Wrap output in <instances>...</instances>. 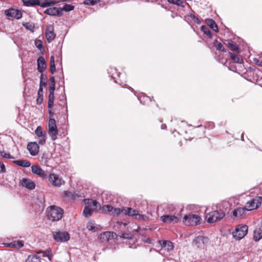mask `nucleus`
<instances>
[{"instance_id": "nucleus-1", "label": "nucleus", "mask_w": 262, "mask_h": 262, "mask_svg": "<svg viewBox=\"0 0 262 262\" xmlns=\"http://www.w3.org/2000/svg\"><path fill=\"white\" fill-rule=\"evenodd\" d=\"M63 212L62 209L56 206H51L46 210L48 219L52 221L60 220L62 217Z\"/></svg>"}, {"instance_id": "nucleus-2", "label": "nucleus", "mask_w": 262, "mask_h": 262, "mask_svg": "<svg viewBox=\"0 0 262 262\" xmlns=\"http://www.w3.org/2000/svg\"><path fill=\"white\" fill-rule=\"evenodd\" d=\"M225 212L221 210H216L207 213L206 219L209 223H214L221 220L225 216Z\"/></svg>"}, {"instance_id": "nucleus-3", "label": "nucleus", "mask_w": 262, "mask_h": 262, "mask_svg": "<svg viewBox=\"0 0 262 262\" xmlns=\"http://www.w3.org/2000/svg\"><path fill=\"white\" fill-rule=\"evenodd\" d=\"M209 241L207 237L198 236L192 241V246L199 250H204L209 244Z\"/></svg>"}, {"instance_id": "nucleus-4", "label": "nucleus", "mask_w": 262, "mask_h": 262, "mask_svg": "<svg viewBox=\"0 0 262 262\" xmlns=\"http://www.w3.org/2000/svg\"><path fill=\"white\" fill-rule=\"evenodd\" d=\"M23 1L24 4L27 6L38 5L41 7H46L57 3V1L54 0H45L41 2L38 0H24Z\"/></svg>"}, {"instance_id": "nucleus-5", "label": "nucleus", "mask_w": 262, "mask_h": 262, "mask_svg": "<svg viewBox=\"0 0 262 262\" xmlns=\"http://www.w3.org/2000/svg\"><path fill=\"white\" fill-rule=\"evenodd\" d=\"M201 219V218L198 215L189 214L184 216L183 222L186 226H194L199 224Z\"/></svg>"}, {"instance_id": "nucleus-6", "label": "nucleus", "mask_w": 262, "mask_h": 262, "mask_svg": "<svg viewBox=\"0 0 262 262\" xmlns=\"http://www.w3.org/2000/svg\"><path fill=\"white\" fill-rule=\"evenodd\" d=\"M248 226L246 225H238L232 232L234 238L240 240L246 236L248 232Z\"/></svg>"}, {"instance_id": "nucleus-7", "label": "nucleus", "mask_w": 262, "mask_h": 262, "mask_svg": "<svg viewBox=\"0 0 262 262\" xmlns=\"http://www.w3.org/2000/svg\"><path fill=\"white\" fill-rule=\"evenodd\" d=\"M48 177L49 182L53 186L59 187L65 183L62 178L55 173H50Z\"/></svg>"}, {"instance_id": "nucleus-8", "label": "nucleus", "mask_w": 262, "mask_h": 262, "mask_svg": "<svg viewBox=\"0 0 262 262\" xmlns=\"http://www.w3.org/2000/svg\"><path fill=\"white\" fill-rule=\"evenodd\" d=\"M122 213L128 216H135L136 219L146 220L147 216L145 215L141 214L137 210L128 207L126 209L123 208Z\"/></svg>"}, {"instance_id": "nucleus-9", "label": "nucleus", "mask_w": 262, "mask_h": 262, "mask_svg": "<svg viewBox=\"0 0 262 262\" xmlns=\"http://www.w3.org/2000/svg\"><path fill=\"white\" fill-rule=\"evenodd\" d=\"M48 131L51 139L55 141L57 139L58 130L57 127L56 121L54 119H50L48 123Z\"/></svg>"}, {"instance_id": "nucleus-10", "label": "nucleus", "mask_w": 262, "mask_h": 262, "mask_svg": "<svg viewBox=\"0 0 262 262\" xmlns=\"http://www.w3.org/2000/svg\"><path fill=\"white\" fill-rule=\"evenodd\" d=\"M99 204L94 200H88L87 205L84 207L83 213L85 216H89L92 215L94 211V208H97Z\"/></svg>"}, {"instance_id": "nucleus-11", "label": "nucleus", "mask_w": 262, "mask_h": 262, "mask_svg": "<svg viewBox=\"0 0 262 262\" xmlns=\"http://www.w3.org/2000/svg\"><path fill=\"white\" fill-rule=\"evenodd\" d=\"M261 202L262 198L261 196L255 197L246 203L247 210L251 211L258 208L261 205Z\"/></svg>"}, {"instance_id": "nucleus-12", "label": "nucleus", "mask_w": 262, "mask_h": 262, "mask_svg": "<svg viewBox=\"0 0 262 262\" xmlns=\"http://www.w3.org/2000/svg\"><path fill=\"white\" fill-rule=\"evenodd\" d=\"M45 35L48 42L50 43L54 39L56 34L54 33L53 25H50L47 27L45 31Z\"/></svg>"}, {"instance_id": "nucleus-13", "label": "nucleus", "mask_w": 262, "mask_h": 262, "mask_svg": "<svg viewBox=\"0 0 262 262\" xmlns=\"http://www.w3.org/2000/svg\"><path fill=\"white\" fill-rule=\"evenodd\" d=\"M160 219L162 222L168 224H175L179 221V217L174 215H164L161 216Z\"/></svg>"}, {"instance_id": "nucleus-14", "label": "nucleus", "mask_w": 262, "mask_h": 262, "mask_svg": "<svg viewBox=\"0 0 262 262\" xmlns=\"http://www.w3.org/2000/svg\"><path fill=\"white\" fill-rule=\"evenodd\" d=\"M54 239L57 242H64L70 238V235L67 232H57L53 235Z\"/></svg>"}, {"instance_id": "nucleus-15", "label": "nucleus", "mask_w": 262, "mask_h": 262, "mask_svg": "<svg viewBox=\"0 0 262 262\" xmlns=\"http://www.w3.org/2000/svg\"><path fill=\"white\" fill-rule=\"evenodd\" d=\"M19 183L23 187L29 190H33L35 188V183L30 179L24 178L20 180Z\"/></svg>"}, {"instance_id": "nucleus-16", "label": "nucleus", "mask_w": 262, "mask_h": 262, "mask_svg": "<svg viewBox=\"0 0 262 262\" xmlns=\"http://www.w3.org/2000/svg\"><path fill=\"white\" fill-rule=\"evenodd\" d=\"M5 14L9 17L15 18L17 19H18L22 17V13L21 11L15 9L6 10L5 11Z\"/></svg>"}, {"instance_id": "nucleus-17", "label": "nucleus", "mask_w": 262, "mask_h": 262, "mask_svg": "<svg viewBox=\"0 0 262 262\" xmlns=\"http://www.w3.org/2000/svg\"><path fill=\"white\" fill-rule=\"evenodd\" d=\"M102 210L105 212H109L112 215H119L122 212L123 208H114L111 205H104L102 207Z\"/></svg>"}, {"instance_id": "nucleus-18", "label": "nucleus", "mask_w": 262, "mask_h": 262, "mask_svg": "<svg viewBox=\"0 0 262 262\" xmlns=\"http://www.w3.org/2000/svg\"><path fill=\"white\" fill-rule=\"evenodd\" d=\"M31 169L33 174L37 175L43 179H46L48 178V176L45 171L39 166L36 165H32L31 166Z\"/></svg>"}, {"instance_id": "nucleus-19", "label": "nucleus", "mask_w": 262, "mask_h": 262, "mask_svg": "<svg viewBox=\"0 0 262 262\" xmlns=\"http://www.w3.org/2000/svg\"><path fill=\"white\" fill-rule=\"evenodd\" d=\"M27 149L32 156L37 155L39 152V146L35 142L29 143L27 145Z\"/></svg>"}, {"instance_id": "nucleus-20", "label": "nucleus", "mask_w": 262, "mask_h": 262, "mask_svg": "<svg viewBox=\"0 0 262 262\" xmlns=\"http://www.w3.org/2000/svg\"><path fill=\"white\" fill-rule=\"evenodd\" d=\"M158 242L162 247L161 251L166 250L169 252L173 249V243L169 241H159Z\"/></svg>"}, {"instance_id": "nucleus-21", "label": "nucleus", "mask_w": 262, "mask_h": 262, "mask_svg": "<svg viewBox=\"0 0 262 262\" xmlns=\"http://www.w3.org/2000/svg\"><path fill=\"white\" fill-rule=\"evenodd\" d=\"M45 13L50 15H58L62 14V10L59 8L51 7L46 9Z\"/></svg>"}, {"instance_id": "nucleus-22", "label": "nucleus", "mask_w": 262, "mask_h": 262, "mask_svg": "<svg viewBox=\"0 0 262 262\" xmlns=\"http://www.w3.org/2000/svg\"><path fill=\"white\" fill-rule=\"evenodd\" d=\"M46 67V64L44 58L42 56H40L37 59V70L38 71L42 73L44 69Z\"/></svg>"}, {"instance_id": "nucleus-23", "label": "nucleus", "mask_w": 262, "mask_h": 262, "mask_svg": "<svg viewBox=\"0 0 262 262\" xmlns=\"http://www.w3.org/2000/svg\"><path fill=\"white\" fill-rule=\"evenodd\" d=\"M246 211H247L246 207L245 208L239 207L232 211L231 215L235 217H239L244 214Z\"/></svg>"}, {"instance_id": "nucleus-24", "label": "nucleus", "mask_w": 262, "mask_h": 262, "mask_svg": "<svg viewBox=\"0 0 262 262\" xmlns=\"http://www.w3.org/2000/svg\"><path fill=\"white\" fill-rule=\"evenodd\" d=\"M113 237V233L111 232H104L99 235V239L101 241L107 242Z\"/></svg>"}, {"instance_id": "nucleus-25", "label": "nucleus", "mask_w": 262, "mask_h": 262, "mask_svg": "<svg viewBox=\"0 0 262 262\" xmlns=\"http://www.w3.org/2000/svg\"><path fill=\"white\" fill-rule=\"evenodd\" d=\"M253 238L256 242L262 238V225L254 231Z\"/></svg>"}, {"instance_id": "nucleus-26", "label": "nucleus", "mask_w": 262, "mask_h": 262, "mask_svg": "<svg viewBox=\"0 0 262 262\" xmlns=\"http://www.w3.org/2000/svg\"><path fill=\"white\" fill-rule=\"evenodd\" d=\"M220 62L225 65L228 68L229 70L233 71L236 72L237 71V69L235 66L234 62L231 61L230 60L228 61L226 60L225 62L224 61V59H222L220 60Z\"/></svg>"}, {"instance_id": "nucleus-27", "label": "nucleus", "mask_w": 262, "mask_h": 262, "mask_svg": "<svg viewBox=\"0 0 262 262\" xmlns=\"http://www.w3.org/2000/svg\"><path fill=\"white\" fill-rule=\"evenodd\" d=\"M13 163L22 167H29L31 166V163L28 160H14L13 161Z\"/></svg>"}, {"instance_id": "nucleus-28", "label": "nucleus", "mask_w": 262, "mask_h": 262, "mask_svg": "<svg viewBox=\"0 0 262 262\" xmlns=\"http://www.w3.org/2000/svg\"><path fill=\"white\" fill-rule=\"evenodd\" d=\"M207 24L214 31L218 32V27L215 21L212 19L208 18L206 19Z\"/></svg>"}, {"instance_id": "nucleus-29", "label": "nucleus", "mask_w": 262, "mask_h": 262, "mask_svg": "<svg viewBox=\"0 0 262 262\" xmlns=\"http://www.w3.org/2000/svg\"><path fill=\"white\" fill-rule=\"evenodd\" d=\"M26 262H41V260L39 256L36 255H32L28 257Z\"/></svg>"}, {"instance_id": "nucleus-30", "label": "nucleus", "mask_w": 262, "mask_h": 262, "mask_svg": "<svg viewBox=\"0 0 262 262\" xmlns=\"http://www.w3.org/2000/svg\"><path fill=\"white\" fill-rule=\"evenodd\" d=\"M231 58V61H232L235 63H241L243 61V60L238 57L237 55L230 53H229Z\"/></svg>"}, {"instance_id": "nucleus-31", "label": "nucleus", "mask_w": 262, "mask_h": 262, "mask_svg": "<svg viewBox=\"0 0 262 262\" xmlns=\"http://www.w3.org/2000/svg\"><path fill=\"white\" fill-rule=\"evenodd\" d=\"M35 134L36 136L39 138L40 137H42V136L46 135V132L43 131L42 127L40 126H37L36 129L35 130Z\"/></svg>"}, {"instance_id": "nucleus-32", "label": "nucleus", "mask_w": 262, "mask_h": 262, "mask_svg": "<svg viewBox=\"0 0 262 262\" xmlns=\"http://www.w3.org/2000/svg\"><path fill=\"white\" fill-rule=\"evenodd\" d=\"M24 246V244L21 241H14L9 244V246L15 248H21Z\"/></svg>"}, {"instance_id": "nucleus-33", "label": "nucleus", "mask_w": 262, "mask_h": 262, "mask_svg": "<svg viewBox=\"0 0 262 262\" xmlns=\"http://www.w3.org/2000/svg\"><path fill=\"white\" fill-rule=\"evenodd\" d=\"M168 2L170 3L180 7H184V2L183 0H168Z\"/></svg>"}, {"instance_id": "nucleus-34", "label": "nucleus", "mask_w": 262, "mask_h": 262, "mask_svg": "<svg viewBox=\"0 0 262 262\" xmlns=\"http://www.w3.org/2000/svg\"><path fill=\"white\" fill-rule=\"evenodd\" d=\"M228 47L231 51H235L236 52H239V49L237 46L233 43V41H228Z\"/></svg>"}, {"instance_id": "nucleus-35", "label": "nucleus", "mask_w": 262, "mask_h": 262, "mask_svg": "<svg viewBox=\"0 0 262 262\" xmlns=\"http://www.w3.org/2000/svg\"><path fill=\"white\" fill-rule=\"evenodd\" d=\"M35 45L37 49H38L41 52L44 51L45 49L42 46V42L40 39H36L35 40Z\"/></svg>"}, {"instance_id": "nucleus-36", "label": "nucleus", "mask_w": 262, "mask_h": 262, "mask_svg": "<svg viewBox=\"0 0 262 262\" xmlns=\"http://www.w3.org/2000/svg\"><path fill=\"white\" fill-rule=\"evenodd\" d=\"M214 46L215 48L221 51L226 52L225 49L224 47H223V45L222 43L220 42H219L217 40H215L214 42Z\"/></svg>"}, {"instance_id": "nucleus-37", "label": "nucleus", "mask_w": 262, "mask_h": 262, "mask_svg": "<svg viewBox=\"0 0 262 262\" xmlns=\"http://www.w3.org/2000/svg\"><path fill=\"white\" fill-rule=\"evenodd\" d=\"M55 64L54 63V58L53 56L51 57L50 62V70L52 74H53L55 71Z\"/></svg>"}, {"instance_id": "nucleus-38", "label": "nucleus", "mask_w": 262, "mask_h": 262, "mask_svg": "<svg viewBox=\"0 0 262 262\" xmlns=\"http://www.w3.org/2000/svg\"><path fill=\"white\" fill-rule=\"evenodd\" d=\"M74 9V6H73V5L66 4L63 6L62 9H61L62 10V12L63 11H66V12H69V11H71L73 10Z\"/></svg>"}, {"instance_id": "nucleus-39", "label": "nucleus", "mask_w": 262, "mask_h": 262, "mask_svg": "<svg viewBox=\"0 0 262 262\" xmlns=\"http://www.w3.org/2000/svg\"><path fill=\"white\" fill-rule=\"evenodd\" d=\"M86 228L90 231H95L97 228L95 226V224L92 222H89L87 224Z\"/></svg>"}, {"instance_id": "nucleus-40", "label": "nucleus", "mask_w": 262, "mask_h": 262, "mask_svg": "<svg viewBox=\"0 0 262 262\" xmlns=\"http://www.w3.org/2000/svg\"><path fill=\"white\" fill-rule=\"evenodd\" d=\"M201 30L204 33V34H206L209 36H211V33L209 29L207 28V27L205 26H202L201 27Z\"/></svg>"}, {"instance_id": "nucleus-41", "label": "nucleus", "mask_w": 262, "mask_h": 262, "mask_svg": "<svg viewBox=\"0 0 262 262\" xmlns=\"http://www.w3.org/2000/svg\"><path fill=\"white\" fill-rule=\"evenodd\" d=\"M0 156L3 157V158H7V159H13V157H12L10 154L7 153L4 151H0Z\"/></svg>"}, {"instance_id": "nucleus-42", "label": "nucleus", "mask_w": 262, "mask_h": 262, "mask_svg": "<svg viewBox=\"0 0 262 262\" xmlns=\"http://www.w3.org/2000/svg\"><path fill=\"white\" fill-rule=\"evenodd\" d=\"M111 70H112V72H113V71H114L115 72V73H112V75H111V76L114 79V81L116 83H117L118 81L117 80H116V78L115 77V75H116L117 76L119 77L121 73H119V72H118L116 70V69L115 68L114 69H113L112 68H111Z\"/></svg>"}, {"instance_id": "nucleus-43", "label": "nucleus", "mask_w": 262, "mask_h": 262, "mask_svg": "<svg viewBox=\"0 0 262 262\" xmlns=\"http://www.w3.org/2000/svg\"><path fill=\"white\" fill-rule=\"evenodd\" d=\"M100 0H84L83 3L88 5H94Z\"/></svg>"}, {"instance_id": "nucleus-44", "label": "nucleus", "mask_w": 262, "mask_h": 262, "mask_svg": "<svg viewBox=\"0 0 262 262\" xmlns=\"http://www.w3.org/2000/svg\"><path fill=\"white\" fill-rule=\"evenodd\" d=\"M47 135L39 137L38 143L40 145H43L46 142Z\"/></svg>"}, {"instance_id": "nucleus-45", "label": "nucleus", "mask_w": 262, "mask_h": 262, "mask_svg": "<svg viewBox=\"0 0 262 262\" xmlns=\"http://www.w3.org/2000/svg\"><path fill=\"white\" fill-rule=\"evenodd\" d=\"M121 237L125 239H132L133 238V235L130 233H122Z\"/></svg>"}, {"instance_id": "nucleus-46", "label": "nucleus", "mask_w": 262, "mask_h": 262, "mask_svg": "<svg viewBox=\"0 0 262 262\" xmlns=\"http://www.w3.org/2000/svg\"><path fill=\"white\" fill-rule=\"evenodd\" d=\"M64 196L67 198H73V194L69 191H65L64 192Z\"/></svg>"}, {"instance_id": "nucleus-47", "label": "nucleus", "mask_w": 262, "mask_h": 262, "mask_svg": "<svg viewBox=\"0 0 262 262\" xmlns=\"http://www.w3.org/2000/svg\"><path fill=\"white\" fill-rule=\"evenodd\" d=\"M253 61L256 65L262 67V60H259L257 58H254Z\"/></svg>"}, {"instance_id": "nucleus-48", "label": "nucleus", "mask_w": 262, "mask_h": 262, "mask_svg": "<svg viewBox=\"0 0 262 262\" xmlns=\"http://www.w3.org/2000/svg\"><path fill=\"white\" fill-rule=\"evenodd\" d=\"M55 89V83H49V92H54Z\"/></svg>"}, {"instance_id": "nucleus-49", "label": "nucleus", "mask_w": 262, "mask_h": 262, "mask_svg": "<svg viewBox=\"0 0 262 262\" xmlns=\"http://www.w3.org/2000/svg\"><path fill=\"white\" fill-rule=\"evenodd\" d=\"M43 101V97H38L36 99V103L37 104L40 105Z\"/></svg>"}, {"instance_id": "nucleus-50", "label": "nucleus", "mask_w": 262, "mask_h": 262, "mask_svg": "<svg viewBox=\"0 0 262 262\" xmlns=\"http://www.w3.org/2000/svg\"><path fill=\"white\" fill-rule=\"evenodd\" d=\"M54 99H49L48 101V107L49 108H52L54 104Z\"/></svg>"}, {"instance_id": "nucleus-51", "label": "nucleus", "mask_w": 262, "mask_h": 262, "mask_svg": "<svg viewBox=\"0 0 262 262\" xmlns=\"http://www.w3.org/2000/svg\"><path fill=\"white\" fill-rule=\"evenodd\" d=\"M5 171V166L4 164L0 162V172H3Z\"/></svg>"}, {"instance_id": "nucleus-52", "label": "nucleus", "mask_w": 262, "mask_h": 262, "mask_svg": "<svg viewBox=\"0 0 262 262\" xmlns=\"http://www.w3.org/2000/svg\"><path fill=\"white\" fill-rule=\"evenodd\" d=\"M38 97H43V89L41 88H39L38 93Z\"/></svg>"}, {"instance_id": "nucleus-53", "label": "nucleus", "mask_w": 262, "mask_h": 262, "mask_svg": "<svg viewBox=\"0 0 262 262\" xmlns=\"http://www.w3.org/2000/svg\"><path fill=\"white\" fill-rule=\"evenodd\" d=\"M46 82L42 81V78L41 77L39 88H41L42 89H43V87L46 86Z\"/></svg>"}, {"instance_id": "nucleus-54", "label": "nucleus", "mask_w": 262, "mask_h": 262, "mask_svg": "<svg viewBox=\"0 0 262 262\" xmlns=\"http://www.w3.org/2000/svg\"><path fill=\"white\" fill-rule=\"evenodd\" d=\"M49 99L54 100V92H49Z\"/></svg>"}, {"instance_id": "nucleus-55", "label": "nucleus", "mask_w": 262, "mask_h": 262, "mask_svg": "<svg viewBox=\"0 0 262 262\" xmlns=\"http://www.w3.org/2000/svg\"><path fill=\"white\" fill-rule=\"evenodd\" d=\"M49 80H50L49 83H55L54 77H53V76L51 77Z\"/></svg>"}, {"instance_id": "nucleus-56", "label": "nucleus", "mask_w": 262, "mask_h": 262, "mask_svg": "<svg viewBox=\"0 0 262 262\" xmlns=\"http://www.w3.org/2000/svg\"><path fill=\"white\" fill-rule=\"evenodd\" d=\"M166 128V125L165 124H163L161 125V128L162 129H164Z\"/></svg>"}, {"instance_id": "nucleus-57", "label": "nucleus", "mask_w": 262, "mask_h": 262, "mask_svg": "<svg viewBox=\"0 0 262 262\" xmlns=\"http://www.w3.org/2000/svg\"><path fill=\"white\" fill-rule=\"evenodd\" d=\"M24 26L26 28H27V29H30V28H29V27L28 24L26 23V24H24Z\"/></svg>"}, {"instance_id": "nucleus-58", "label": "nucleus", "mask_w": 262, "mask_h": 262, "mask_svg": "<svg viewBox=\"0 0 262 262\" xmlns=\"http://www.w3.org/2000/svg\"><path fill=\"white\" fill-rule=\"evenodd\" d=\"M140 230V228H138V229H136V230H135V232L136 233H138L139 232V230Z\"/></svg>"}, {"instance_id": "nucleus-59", "label": "nucleus", "mask_w": 262, "mask_h": 262, "mask_svg": "<svg viewBox=\"0 0 262 262\" xmlns=\"http://www.w3.org/2000/svg\"><path fill=\"white\" fill-rule=\"evenodd\" d=\"M146 242H147L148 243H150V239L149 238H147Z\"/></svg>"}]
</instances>
